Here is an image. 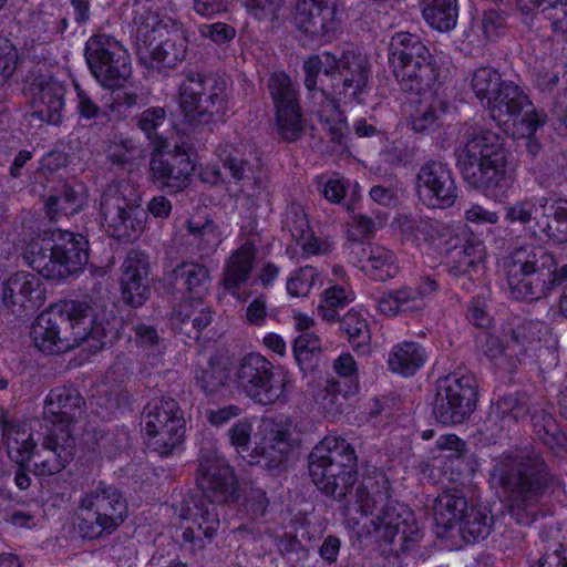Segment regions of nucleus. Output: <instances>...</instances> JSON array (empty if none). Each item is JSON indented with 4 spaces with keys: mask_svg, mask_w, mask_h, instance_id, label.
Segmentation results:
<instances>
[{
    "mask_svg": "<svg viewBox=\"0 0 567 567\" xmlns=\"http://www.w3.org/2000/svg\"><path fill=\"white\" fill-rule=\"evenodd\" d=\"M528 106H532L528 95L519 85L512 81H505L487 103L489 115L498 123L518 116Z\"/></svg>",
    "mask_w": 567,
    "mask_h": 567,
    "instance_id": "f704fd0d",
    "label": "nucleus"
},
{
    "mask_svg": "<svg viewBox=\"0 0 567 567\" xmlns=\"http://www.w3.org/2000/svg\"><path fill=\"white\" fill-rule=\"evenodd\" d=\"M121 269L120 284L123 301L133 307H141L151 295L147 256L141 251H130Z\"/></svg>",
    "mask_w": 567,
    "mask_h": 567,
    "instance_id": "a878e982",
    "label": "nucleus"
},
{
    "mask_svg": "<svg viewBox=\"0 0 567 567\" xmlns=\"http://www.w3.org/2000/svg\"><path fill=\"white\" fill-rule=\"evenodd\" d=\"M194 164L189 155L179 148L174 151H153L150 173L153 183L169 194L183 192L189 184Z\"/></svg>",
    "mask_w": 567,
    "mask_h": 567,
    "instance_id": "6ab92c4d",
    "label": "nucleus"
},
{
    "mask_svg": "<svg viewBox=\"0 0 567 567\" xmlns=\"http://www.w3.org/2000/svg\"><path fill=\"white\" fill-rule=\"evenodd\" d=\"M388 59L393 76L405 92L422 94L439 78V68L429 48L410 32L392 35Z\"/></svg>",
    "mask_w": 567,
    "mask_h": 567,
    "instance_id": "0eeeda50",
    "label": "nucleus"
},
{
    "mask_svg": "<svg viewBox=\"0 0 567 567\" xmlns=\"http://www.w3.org/2000/svg\"><path fill=\"white\" fill-rule=\"evenodd\" d=\"M197 483L206 494L223 504L234 494L236 478L231 467L215 453L204 454L197 470Z\"/></svg>",
    "mask_w": 567,
    "mask_h": 567,
    "instance_id": "5701e85b",
    "label": "nucleus"
},
{
    "mask_svg": "<svg viewBox=\"0 0 567 567\" xmlns=\"http://www.w3.org/2000/svg\"><path fill=\"white\" fill-rule=\"evenodd\" d=\"M260 427L262 437L254 447L251 456L260 457L265 466L276 468L287 461L291 452L289 433L270 420L262 421Z\"/></svg>",
    "mask_w": 567,
    "mask_h": 567,
    "instance_id": "7c9ffc66",
    "label": "nucleus"
},
{
    "mask_svg": "<svg viewBox=\"0 0 567 567\" xmlns=\"http://www.w3.org/2000/svg\"><path fill=\"white\" fill-rule=\"evenodd\" d=\"M250 156V150L244 144L226 145L220 154L224 168L229 171L231 178L241 185V192L248 196L260 187V178Z\"/></svg>",
    "mask_w": 567,
    "mask_h": 567,
    "instance_id": "2f4dec72",
    "label": "nucleus"
},
{
    "mask_svg": "<svg viewBox=\"0 0 567 567\" xmlns=\"http://www.w3.org/2000/svg\"><path fill=\"white\" fill-rule=\"evenodd\" d=\"M251 435H252V423L247 419L236 422L228 430V437H229L230 444L236 449V451L238 453L249 451Z\"/></svg>",
    "mask_w": 567,
    "mask_h": 567,
    "instance_id": "774afa93",
    "label": "nucleus"
},
{
    "mask_svg": "<svg viewBox=\"0 0 567 567\" xmlns=\"http://www.w3.org/2000/svg\"><path fill=\"white\" fill-rule=\"evenodd\" d=\"M85 59L90 71L104 87H122L132 74L127 50L109 34H95L87 40Z\"/></svg>",
    "mask_w": 567,
    "mask_h": 567,
    "instance_id": "ddd939ff",
    "label": "nucleus"
},
{
    "mask_svg": "<svg viewBox=\"0 0 567 567\" xmlns=\"http://www.w3.org/2000/svg\"><path fill=\"white\" fill-rule=\"evenodd\" d=\"M505 83L499 72L492 66H481L472 75V90L475 96L481 101L486 100V104L497 93Z\"/></svg>",
    "mask_w": 567,
    "mask_h": 567,
    "instance_id": "864d4df0",
    "label": "nucleus"
},
{
    "mask_svg": "<svg viewBox=\"0 0 567 567\" xmlns=\"http://www.w3.org/2000/svg\"><path fill=\"white\" fill-rule=\"evenodd\" d=\"M2 301L13 313L34 311L42 302L40 278L29 271L11 275L2 285Z\"/></svg>",
    "mask_w": 567,
    "mask_h": 567,
    "instance_id": "393cba45",
    "label": "nucleus"
},
{
    "mask_svg": "<svg viewBox=\"0 0 567 567\" xmlns=\"http://www.w3.org/2000/svg\"><path fill=\"white\" fill-rule=\"evenodd\" d=\"M186 229L192 237V244L203 258L212 256L223 241L221 231L212 219H189L186 221Z\"/></svg>",
    "mask_w": 567,
    "mask_h": 567,
    "instance_id": "49530a36",
    "label": "nucleus"
},
{
    "mask_svg": "<svg viewBox=\"0 0 567 567\" xmlns=\"http://www.w3.org/2000/svg\"><path fill=\"white\" fill-rule=\"evenodd\" d=\"M338 65L337 55L328 51L321 54L310 55L303 62L305 85L308 91L317 89L318 75L322 72L326 78L332 81V73Z\"/></svg>",
    "mask_w": 567,
    "mask_h": 567,
    "instance_id": "603ef678",
    "label": "nucleus"
},
{
    "mask_svg": "<svg viewBox=\"0 0 567 567\" xmlns=\"http://www.w3.org/2000/svg\"><path fill=\"white\" fill-rule=\"evenodd\" d=\"M318 278L319 274L316 268L311 266L302 267L288 279L287 291L292 297H305L310 292Z\"/></svg>",
    "mask_w": 567,
    "mask_h": 567,
    "instance_id": "bf43d9fd",
    "label": "nucleus"
},
{
    "mask_svg": "<svg viewBox=\"0 0 567 567\" xmlns=\"http://www.w3.org/2000/svg\"><path fill=\"white\" fill-rule=\"evenodd\" d=\"M437 446L441 450L451 451L452 454L447 455L449 458L445 466L452 471L455 468L456 474L452 476L453 481H457L463 472L466 470V464L463 458V452L465 451V442L454 434L445 435L439 439Z\"/></svg>",
    "mask_w": 567,
    "mask_h": 567,
    "instance_id": "5fc2aeb1",
    "label": "nucleus"
},
{
    "mask_svg": "<svg viewBox=\"0 0 567 567\" xmlns=\"http://www.w3.org/2000/svg\"><path fill=\"white\" fill-rule=\"evenodd\" d=\"M107 233L118 239L137 237L144 229L146 213L134 187L125 182L110 184L100 203Z\"/></svg>",
    "mask_w": 567,
    "mask_h": 567,
    "instance_id": "9d476101",
    "label": "nucleus"
},
{
    "mask_svg": "<svg viewBox=\"0 0 567 567\" xmlns=\"http://www.w3.org/2000/svg\"><path fill=\"white\" fill-rule=\"evenodd\" d=\"M504 267L514 299L539 300L557 287L555 257L542 248H516L505 259Z\"/></svg>",
    "mask_w": 567,
    "mask_h": 567,
    "instance_id": "423d86ee",
    "label": "nucleus"
},
{
    "mask_svg": "<svg viewBox=\"0 0 567 567\" xmlns=\"http://www.w3.org/2000/svg\"><path fill=\"white\" fill-rule=\"evenodd\" d=\"M326 86L322 83L321 97L326 99V104L317 111L319 118L328 124V130L332 141L341 143L342 121L341 112L336 100L326 96Z\"/></svg>",
    "mask_w": 567,
    "mask_h": 567,
    "instance_id": "6e6d98bb",
    "label": "nucleus"
},
{
    "mask_svg": "<svg viewBox=\"0 0 567 567\" xmlns=\"http://www.w3.org/2000/svg\"><path fill=\"white\" fill-rule=\"evenodd\" d=\"M546 114L543 112H538L535 109L526 110L525 116L522 120V123L525 125L524 135L527 136V150L532 155H536L540 145L539 143L533 138L536 131L544 125L546 122Z\"/></svg>",
    "mask_w": 567,
    "mask_h": 567,
    "instance_id": "69168bd1",
    "label": "nucleus"
},
{
    "mask_svg": "<svg viewBox=\"0 0 567 567\" xmlns=\"http://www.w3.org/2000/svg\"><path fill=\"white\" fill-rule=\"evenodd\" d=\"M382 484L383 491H374L370 481L357 488L360 511L369 517L368 533H374L395 554L410 551L423 539L424 530L408 506L390 498L385 478Z\"/></svg>",
    "mask_w": 567,
    "mask_h": 567,
    "instance_id": "7ed1b4c3",
    "label": "nucleus"
},
{
    "mask_svg": "<svg viewBox=\"0 0 567 567\" xmlns=\"http://www.w3.org/2000/svg\"><path fill=\"white\" fill-rule=\"evenodd\" d=\"M468 503L458 489H449L441 493L434 503V519L437 528L443 533L458 526L468 509Z\"/></svg>",
    "mask_w": 567,
    "mask_h": 567,
    "instance_id": "e433bc0d",
    "label": "nucleus"
},
{
    "mask_svg": "<svg viewBox=\"0 0 567 567\" xmlns=\"http://www.w3.org/2000/svg\"><path fill=\"white\" fill-rule=\"evenodd\" d=\"M268 90L281 137L287 142L298 141L303 134V125L297 84L285 72H276L268 80Z\"/></svg>",
    "mask_w": 567,
    "mask_h": 567,
    "instance_id": "f3484780",
    "label": "nucleus"
},
{
    "mask_svg": "<svg viewBox=\"0 0 567 567\" xmlns=\"http://www.w3.org/2000/svg\"><path fill=\"white\" fill-rule=\"evenodd\" d=\"M0 427L2 444L10 460L18 465L29 462L37 449V441L28 423L9 419L6 413H1Z\"/></svg>",
    "mask_w": 567,
    "mask_h": 567,
    "instance_id": "c756f323",
    "label": "nucleus"
},
{
    "mask_svg": "<svg viewBox=\"0 0 567 567\" xmlns=\"http://www.w3.org/2000/svg\"><path fill=\"white\" fill-rule=\"evenodd\" d=\"M337 62L330 84L331 93L344 102L355 100L368 82V61L353 51H344L337 56Z\"/></svg>",
    "mask_w": 567,
    "mask_h": 567,
    "instance_id": "4be33fe9",
    "label": "nucleus"
},
{
    "mask_svg": "<svg viewBox=\"0 0 567 567\" xmlns=\"http://www.w3.org/2000/svg\"><path fill=\"white\" fill-rule=\"evenodd\" d=\"M235 380L238 390L255 403L271 405L287 400L289 377L278 372L275 364L258 352H250L239 361Z\"/></svg>",
    "mask_w": 567,
    "mask_h": 567,
    "instance_id": "9b49d317",
    "label": "nucleus"
},
{
    "mask_svg": "<svg viewBox=\"0 0 567 567\" xmlns=\"http://www.w3.org/2000/svg\"><path fill=\"white\" fill-rule=\"evenodd\" d=\"M340 328L348 334L349 341L355 347L364 344L370 338L368 323L357 311H348L340 321Z\"/></svg>",
    "mask_w": 567,
    "mask_h": 567,
    "instance_id": "4d7b16f0",
    "label": "nucleus"
},
{
    "mask_svg": "<svg viewBox=\"0 0 567 567\" xmlns=\"http://www.w3.org/2000/svg\"><path fill=\"white\" fill-rule=\"evenodd\" d=\"M537 229L548 240L567 243V200L547 197L544 213L537 219Z\"/></svg>",
    "mask_w": 567,
    "mask_h": 567,
    "instance_id": "4c0bfd02",
    "label": "nucleus"
},
{
    "mask_svg": "<svg viewBox=\"0 0 567 567\" xmlns=\"http://www.w3.org/2000/svg\"><path fill=\"white\" fill-rule=\"evenodd\" d=\"M477 383L471 374L452 373L436 381L433 415L444 425L463 423L476 409Z\"/></svg>",
    "mask_w": 567,
    "mask_h": 567,
    "instance_id": "2eb2a0df",
    "label": "nucleus"
},
{
    "mask_svg": "<svg viewBox=\"0 0 567 567\" xmlns=\"http://www.w3.org/2000/svg\"><path fill=\"white\" fill-rule=\"evenodd\" d=\"M494 517L486 506L471 505L458 525V533L466 543L485 539L492 530Z\"/></svg>",
    "mask_w": 567,
    "mask_h": 567,
    "instance_id": "37998d69",
    "label": "nucleus"
},
{
    "mask_svg": "<svg viewBox=\"0 0 567 567\" xmlns=\"http://www.w3.org/2000/svg\"><path fill=\"white\" fill-rule=\"evenodd\" d=\"M422 13L429 24L440 31H449L456 24V0H421Z\"/></svg>",
    "mask_w": 567,
    "mask_h": 567,
    "instance_id": "de8ad7c7",
    "label": "nucleus"
},
{
    "mask_svg": "<svg viewBox=\"0 0 567 567\" xmlns=\"http://www.w3.org/2000/svg\"><path fill=\"white\" fill-rule=\"evenodd\" d=\"M54 245L48 250L33 254L31 266L48 279H64L78 271L89 260L86 240L81 235L59 230Z\"/></svg>",
    "mask_w": 567,
    "mask_h": 567,
    "instance_id": "dca6fc26",
    "label": "nucleus"
},
{
    "mask_svg": "<svg viewBox=\"0 0 567 567\" xmlns=\"http://www.w3.org/2000/svg\"><path fill=\"white\" fill-rule=\"evenodd\" d=\"M215 499L203 498L194 504V507H182L179 517L192 519L194 527L183 530L182 538L190 545L192 550H202L205 547L204 538L209 542L216 537L220 526L218 508Z\"/></svg>",
    "mask_w": 567,
    "mask_h": 567,
    "instance_id": "b1692460",
    "label": "nucleus"
},
{
    "mask_svg": "<svg viewBox=\"0 0 567 567\" xmlns=\"http://www.w3.org/2000/svg\"><path fill=\"white\" fill-rule=\"evenodd\" d=\"M308 470L313 484L322 493L341 501L357 481L355 451L343 437L326 436L310 452Z\"/></svg>",
    "mask_w": 567,
    "mask_h": 567,
    "instance_id": "39448f33",
    "label": "nucleus"
},
{
    "mask_svg": "<svg viewBox=\"0 0 567 567\" xmlns=\"http://www.w3.org/2000/svg\"><path fill=\"white\" fill-rule=\"evenodd\" d=\"M137 40L141 59L148 54L164 68H174L186 56L187 41L183 31L155 13H148L137 27Z\"/></svg>",
    "mask_w": 567,
    "mask_h": 567,
    "instance_id": "f8f14e48",
    "label": "nucleus"
},
{
    "mask_svg": "<svg viewBox=\"0 0 567 567\" xmlns=\"http://www.w3.org/2000/svg\"><path fill=\"white\" fill-rule=\"evenodd\" d=\"M84 405L85 402L76 389L59 385L53 388L45 398L44 415L51 423L50 426L71 430V425L83 413Z\"/></svg>",
    "mask_w": 567,
    "mask_h": 567,
    "instance_id": "bb28decb",
    "label": "nucleus"
},
{
    "mask_svg": "<svg viewBox=\"0 0 567 567\" xmlns=\"http://www.w3.org/2000/svg\"><path fill=\"white\" fill-rule=\"evenodd\" d=\"M296 24L300 31L313 39L330 42L340 30L337 9L308 8L297 4Z\"/></svg>",
    "mask_w": 567,
    "mask_h": 567,
    "instance_id": "72a5a7b5",
    "label": "nucleus"
},
{
    "mask_svg": "<svg viewBox=\"0 0 567 567\" xmlns=\"http://www.w3.org/2000/svg\"><path fill=\"white\" fill-rule=\"evenodd\" d=\"M75 440L72 431L65 427L47 426L41 447L35 449L33 473L51 476L61 472L72 460Z\"/></svg>",
    "mask_w": 567,
    "mask_h": 567,
    "instance_id": "aec40b11",
    "label": "nucleus"
},
{
    "mask_svg": "<svg viewBox=\"0 0 567 567\" xmlns=\"http://www.w3.org/2000/svg\"><path fill=\"white\" fill-rule=\"evenodd\" d=\"M534 82L542 91L553 90L559 81L557 65L551 58H546L534 66Z\"/></svg>",
    "mask_w": 567,
    "mask_h": 567,
    "instance_id": "680f3d73",
    "label": "nucleus"
},
{
    "mask_svg": "<svg viewBox=\"0 0 567 567\" xmlns=\"http://www.w3.org/2000/svg\"><path fill=\"white\" fill-rule=\"evenodd\" d=\"M489 480L502 489L511 517L520 525L536 519L557 484L543 453L532 444L513 447L495 457Z\"/></svg>",
    "mask_w": 567,
    "mask_h": 567,
    "instance_id": "f257e3e1",
    "label": "nucleus"
},
{
    "mask_svg": "<svg viewBox=\"0 0 567 567\" xmlns=\"http://www.w3.org/2000/svg\"><path fill=\"white\" fill-rule=\"evenodd\" d=\"M532 422L536 435L548 447L556 449L566 444L567 437L550 413L545 410L536 411L532 415Z\"/></svg>",
    "mask_w": 567,
    "mask_h": 567,
    "instance_id": "8fccbe9b",
    "label": "nucleus"
},
{
    "mask_svg": "<svg viewBox=\"0 0 567 567\" xmlns=\"http://www.w3.org/2000/svg\"><path fill=\"white\" fill-rule=\"evenodd\" d=\"M456 166L465 183L482 192L497 188L506 177L507 154L502 137L491 130L468 131L455 148Z\"/></svg>",
    "mask_w": 567,
    "mask_h": 567,
    "instance_id": "20e7f679",
    "label": "nucleus"
},
{
    "mask_svg": "<svg viewBox=\"0 0 567 567\" xmlns=\"http://www.w3.org/2000/svg\"><path fill=\"white\" fill-rule=\"evenodd\" d=\"M321 349L320 339L310 332L300 334L293 344V355L300 368L311 360V355Z\"/></svg>",
    "mask_w": 567,
    "mask_h": 567,
    "instance_id": "0e129e2a",
    "label": "nucleus"
},
{
    "mask_svg": "<svg viewBox=\"0 0 567 567\" xmlns=\"http://www.w3.org/2000/svg\"><path fill=\"white\" fill-rule=\"evenodd\" d=\"M449 105L442 97L433 96L422 103L412 115V128L420 134H432L444 126Z\"/></svg>",
    "mask_w": 567,
    "mask_h": 567,
    "instance_id": "79ce46f5",
    "label": "nucleus"
},
{
    "mask_svg": "<svg viewBox=\"0 0 567 567\" xmlns=\"http://www.w3.org/2000/svg\"><path fill=\"white\" fill-rule=\"evenodd\" d=\"M352 255L361 270L374 280L385 281L399 274L396 256L382 245L355 243Z\"/></svg>",
    "mask_w": 567,
    "mask_h": 567,
    "instance_id": "cd10ccee",
    "label": "nucleus"
},
{
    "mask_svg": "<svg viewBox=\"0 0 567 567\" xmlns=\"http://www.w3.org/2000/svg\"><path fill=\"white\" fill-rule=\"evenodd\" d=\"M358 382L330 379L312 388V399L326 417L334 419L343 413L349 396L358 392Z\"/></svg>",
    "mask_w": 567,
    "mask_h": 567,
    "instance_id": "473e14b6",
    "label": "nucleus"
},
{
    "mask_svg": "<svg viewBox=\"0 0 567 567\" xmlns=\"http://www.w3.org/2000/svg\"><path fill=\"white\" fill-rule=\"evenodd\" d=\"M212 312L200 300L182 301L173 311L172 323L188 338H198V333L212 322Z\"/></svg>",
    "mask_w": 567,
    "mask_h": 567,
    "instance_id": "c9c22d12",
    "label": "nucleus"
},
{
    "mask_svg": "<svg viewBox=\"0 0 567 567\" xmlns=\"http://www.w3.org/2000/svg\"><path fill=\"white\" fill-rule=\"evenodd\" d=\"M172 276L177 286L195 295L194 300H200L208 290L210 276L208 268L204 265L183 262L173 270Z\"/></svg>",
    "mask_w": 567,
    "mask_h": 567,
    "instance_id": "a18cd8bd",
    "label": "nucleus"
},
{
    "mask_svg": "<svg viewBox=\"0 0 567 567\" xmlns=\"http://www.w3.org/2000/svg\"><path fill=\"white\" fill-rule=\"evenodd\" d=\"M320 186L321 195L333 204H339L347 194L348 182L338 175L324 179V177H318L317 181Z\"/></svg>",
    "mask_w": 567,
    "mask_h": 567,
    "instance_id": "338daca9",
    "label": "nucleus"
},
{
    "mask_svg": "<svg viewBox=\"0 0 567 567\" xmlns=\"http://www.w3.org/2000/svg\"><path fill=\"white\" fill-rule=\"evenodd\" d=\"M144 431L147 447L167 456L181 445L185 435V420L178 403L161 398L145 406Z\"/></svg>",
    "mask_w": 567,
    "mask_h": 567,
    "instance_id": "4468645a",
    "label": "nucleus"
},
{
    "mask_svg": "<svg viewBox=\"0 0 567 567\" xmlns=\"http://www.w3.org/2000/svg\"><path fill=\"white\" fill-rule=\"evenodd\" d=\"M78 509V529L86 539L110 536L128 516V504L123 493L104 482H99L81 496Z\"/></svg>",
    "mask_w": 567,
    "mask_h": 567,
    "instance_id": "6e6552de",
    "label": "nucleus"
},
{
    "mask_svg": "<svg viewBox=\"0 0 567 567\" xmlns=\"http://www.w3.org/2000/svg\"><path fill=\"white\" fill-rule=\"evenodd\" d=\"M226 91V82L219 76L188 72L178 91L185 121L194 127L210 124L225 109Z\"/></svg>",
    "mask_w": 567,
    "mask_h": 567,
    "instance_id": "1a4fd4ad",
    "label": "nucleus"
},
{
    "mask_svg": "<svg viewBox=\"0 0 567 567\" xmlns=\"http://www.w3.org/2000/svg\"><path fill=\"white\" fill-rule=\"evenodd\" d=\"M284 227L299 243L312 231L306 212L299 205H290L286 210Z\"/></svg>",
    "mask_w": 567,
    "mask_h": 567,
    "instance_id": "13d9d810",
    "label": "nucleus"
},
{
    "mask_svg": "<svg viewBox=\"0 0 567 567\" xmlns=\"http://www.w3.org/2000/svg\"><path fill=\"white\" fill-rule=\"evenodd\" d=\"M416 300V292L412 286H401L385 292L378 301V311L386 317H396L402 313H414L422 309Z\"/></svg>",
    "mask_w": 567,
    "mask_h": 567,
    "instance_id": "c03bdc74",
    "label": "nucleus"
},
{
    "mask_svg": "<svg viewBox=\"0 0 567 567\" xmlns=\"http://www.w3.org/2000/svg\"><path fill=\"white\" fill-rule=\"evenodd\" d=\"M416 194L432 208H449L457 198V187L447 164L429 161L416 175Z\"/></svg>",
    "mask_w": 567,
    "mask_h": 567,
    "instance_id": "a211bd4d",
    "label": "nucleus"
},
{
    "mask_svg": "<svg viewBox=\"0 0 567 567\" xmlns=\"http://www.w3.org/2000/svg\"><path fill=\"white\" fill-rule=\"evenodd\" d=\"M353 298V292L350 289L333 285L323 291L318 306V315L327 322H334L339 320V309L347 307Z\"/></svg>",
    "mask_w": 567,
    "mask_h": 567,
    "instance_id": "09e8293b",
    "label": "nucleus"
},
{
    "mask_svg": "<svg viewBox=\"0 0 567 567\" xmlns=\"http://www.w3.org/2000/svg\"><path fill=\"white\" fill-rule=\"evenodd\" d=\"M45 205L52 213L61 212L64 215H73L81 207V198L74 189L64 185L60 195L48 197Z\"/></svg>",
    "mask_w": 567,
    "mask_h": 567,
    "instance_id": "052dcab7",
    "label": "nucleus"
},
{
    "mask_svg": "<svg viewBox=\"0 0 567 567\" xmlns=\"http://www.w3.org/2000/svg\"><path fill=\"white\" fill-rule=\"evenodd\" d=\"M136 125L145 134L155 151L168 148L169 142L166 132L168 131L169 124L164 107L151 106L145 109L136 117Z\"/></svg>",
    "mask_w": 567,
    "mask_h": 567,
    "instance_id": "ea45409f",
    "label": "nucleus"
},
{
    "mask_svg": "<svg viewBox=\"0 0 567 567\" xmlns=\"http://www.w3.org/2000/svg\"><path fill=\"white\" fill-rule=\"evenodd\" d=\"M256 248L252 243H245L230 254L223 269L221 285L224 289L240 301L247 299L241 288L247 284L254 268Z\"/></svg>",
    "mask_w": 567,
    "mask_h": 567,
    "instance_id": "c85d7f7f",
    "label": "nucleus"
},
{
    "mask_svg": "<svg viewBox=\"0 0 567 567\" xmlns=\"http://www.w3.org/2000/svg\"><path fill=\"white\" fill-rule=\"evenodd\" d=\"M196 380L206 394H213L225 386L227 372L219 365H208L197 374Z\"/></svg>",
    "mask_w": 567,
    "mask_h": 567,
    "instance_id": "e2e57ef3",
    "label": "nucleus"
},
{
    "mask_svg": "<svg viewBox=\"0 0 567 567\" xmlns=\"http://www.w3.org/2000/svg\"><path fill=\"white\" fill-rule=\"evenodd\" d=\"M546 204V196L518 200L505 208V218L511 223H519L522 225L534 220L537 225V219H540Z\"/></svg>",
    "mask_w": 567,
    "mask_h": 567,
    "instance_id": "3c124183",
    "label": "nucleus"
},
{
    "mask_svg": "<svg viewBox=\"0 0 567 567\" xmlns=\"http://www.w3.org/2000/svg\"><path fill=\"white\" fill-rule=\"evenodd\" d=\"M529 412V402L525 394H506L493 406L488 420L498 424L501 430L509 431L513 425L524 421Z\"/></svg>",
    "mask_w": 567,
    "mask_h": 567,
    "instance_id": "58836bf2",
    "label": "nucleus"
},
{
    "mask_svg": "<svg viewBox=\"0 0 567 567\" xmlns=\"http://www.w3.org/2000/svg\"><path fill=\"white\" fill-rule=\"evenodd\" d=\"M425 350L416 342L404 341L393 347L388 358L392 372L413 375L425 362Z\"/></svg>",
    "mask_w": 567,
    "mask_h": 567,
    "instance_id": "a19ab883",
    "label": "nucleus"
},
{
    "mask_svg": "<svg viewBox=\"0 0 567 567\" xmlns=\"http://www.w3.org/2000/svg\"><path fill=\"white\" fill-rule=\"evenodd\" d=\"M31 111L27 114L29 124L42 127L43 124L59 125L62 122L65 87L52 78H37L32 85Z\"/></svg>",
    "mask_w": 567,
    "mask_h": 567,
    "instance_id": "412c9836",
    "label": "nucleus"
},
{
    "mask_svg": "<svg viewBox=\"0 0 567 567\" xmlns=\"http://www.w3.org/2000/svg\"><path fill=\"white\" fill-rule=\"evenodd\" d=\"M109 333L91 299L62 301L39 315L31 328L34 346L48 354L66 352L83 342L101 350Z\"/></svg>",
    "mask_w": 567,
    "mask_h": 567,
    "instance_id": "f03ea898",
    "label": "nucleus"
}]
</instances>
